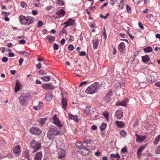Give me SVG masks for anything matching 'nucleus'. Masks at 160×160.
<instances>
[{"label": "nucleus", "mask_w": 160, "mask_h": 160, "mask_svg": "<svg viewBox=\"0 0 160 160\" xmlns=\"http://www.w3.org/2000/svg\"><path fill=\"white\" fill-rule=\"evenodd\" d=\"M25 17L23 16H20L19 17V20L22 24L26 25L25 21Z\"/></svg>", "instance_id": "20"}, {"label": "nucleus", "mask_w": 160, "mask_h": 160, "mask_svg": "<svg viewBox=\"0 0 160 160\" xmlns=\"http://www.w3.org/2000/svg\"><path fill=\"white\" fill-rule=\"evenodd\" d=\"M99 86L98 83L95 82L88 87L86 89L85 92L88 94H92L97 92Z\"/></svg>", "instance_id": "2"}, {"label": "nucleus", "mask_w": 160, "mask_h": 160, "mask_svg": "<svg viewBox=\"0 0 160 160\" xmlns=\"http://www.w3.org/2000/svg\"><path fill=\"white\" fill-rule=\"evenodd\" d=\"M53 48H54V50H57L58 49V45L56 44V43H55L53 45Z\"/></svg>", "instance_id": "55"}, {"label": "nucleus", "mask_w": 160, "mask_h": 160, "mask_svg": "<svg viewBox=\"0 0 160 160\" xmlns=\"http://www.w3.org/2000/svg\"><path fill=\"white\" fill-rule=\"evenodd\" d=\"M31 133L37 135H39L41 133V130L37 128H31L29 130Z\"/></svg>", "instance_id": "5"}, {"label": "nucleus", "mask_w": 160, "mask_h": 160, "mask_svg": "<svg viewBox=\"0 0 160 160\" xmlns=\"http://www.w3.org/2000/svg\"><path fill=\"white\" fill-rule=\"evenodd\" d=\"M125 45L124 42L121 43L118 45V50L121 53H122L124 52L125 49Z\"/></svg>", "instance_id": "9"}, {"label": "nucleus", "mask_w": 160, "mask_h": 160, "mask_svg": "<svg viewBox=\"0 0 160 160\" xmlns=\"http://www.w3.org/2000/svg\"><path fill=\"white\" fill-rule=\"evenodd\" d=\"M25 157L27 158L28 160H32V159L30 158V156L28 152H26Z\"/></svg>", "instance_id": "47"}, {"label": "nucleus", "mask_w": 160, "mask_h": 160, "mask_svg": "<svg viewBox=\"0 0 160 160\" xmlns=\"http://www.w3.org/2000/svg\"><path fill=\"white\" fill-rule=\"evenodd\" d=\"M124 86V85L123 83H118L116 84V88H119Z\"/></svg>", "instance_id": "41"}, {"label": "nucleus", "mask_w": 160, "mask_h": 160, "mask_svg": "<svg viewBox=\"0 0 160 160\" xmlns=\"http://www.w3.org/2000/svg\"><path fill=\"white\" fill-rule=\"evenodd\" d=\"M155 153L156 154H159L160 153V146L158 147Z\"/></svg>", "instance_id": "49"}, {"label": "nucleus", "mask_w": 160, "mask_h": 160, "mask_svg": "<svg viewBox=\"0 0 160 160\" xmlns=\"http://www.w3.org/2000/svg\"><path fill=\"white\" fill-rule=\"evenodd\" d=\"M91 128L93 130H96L97 129V126L95 125H93L92 126Z\"/></svg>", "instance_id": "62"}, {"label": "nucleus", "mask_w": 160, "mask_h": 160, "mask_svg": "<svg viewBox=\"0 0 160 160\" xmlns=\"http://www.w3.org/2000/svg\"><path fill=\"white\" fill-rule=\"evenodd\" d=\"M103 115L105 117V118L107 120L108 119L109 114L108 112L104 111L103 112Z\"/></svg>", "instance_id": "38"}, {"label": "nucleus", "mask_w": 160, "mask_h": 160, "mask_svg": "<svg viewBox=\"0 0 160 160\" xmlns=\"http://www.w3.org/2000/svg\"><path fill=\"white\" fill-rule=\"evenodd\" d=\"M24 60L23 58H21L19 60V65L20 66H21L22 64V63Z\"/></svg>", "instance_id": "52"}, {"label": "nucleus", "mask_w": 160, "mask_h": 160, "mask_svg": "<svg viewBox=\"0 0 160 160\" xmlns=\"http://www.w3.org/2000/svg\"><path fill=\"white\" fill-rule=\"evenodd\" d=\"M75 24V21L74 20L71 19H69L64 24L69 25V26H73Z\"/></svg>", "instance_id": "18"}, {"label": "nucleus", "mask_w": 160, "mask_h": 160, "mask_svg": "<svg viewBox=\"0 0 160 160\" xmlns=\"http://www.w3.org/2000/svg\"><path fill=\"white\" fill-rule=\"evenodd\" d=\"M18 99L20 103L23 106H26L29 101L28 95L25 94H22Z\"/></svg>", "instance_id": "3"}, {"label": "nucleus", "mask_w": 160, "mask_h": 160, "mask_svg": "<svg viewBox=\"0 0 160 160\" xmlns=\"http://www.w3.org/2000/svg\"><path fill=\"white\" fill-rule=\"evenodd\" d=\"M120 135L122 137H124L126 135V132L125 131L122 130L120 132Z\"/></svg>", "instance_id": "40"}, {"label": "nucleus", "mask_w": 160, "mask_h": 160, "mask_svg": "<svg viewBox=\"0 0 160 160\" xmlns=\"http://www.w3.org/2000/svg\"><path fill=\"white\" fill-rule=\"evenodd\" d=\"M32 14L34 15H36L38 14V12L37 10H34L32 11Z\"/></svg>", "instance_id": "64"}, {"label": "nucleus", "mask_w": 160, "mask_h": 160, "mask_svg": "<svg viewBox=\"0 0 160 160\" xmlns=\"http://www.w3.org/2000/svg\"><path fill=\"white\" fill-rule=\"evenodd\" d=\"M145 146H143L140 147L138 149L137 152V154L138 156H140L141 155V152L142 150L145 148Z\"/></svg>", "instance_id": "28"}, {"label": "nucleus", "mask_w": 160, "mask_h": 160, "mask_svg": "<svg viewBox=\"0 0 160 160\" xmlns=\"http://www.w3.org/2000/svg\"><path fill=\"white\" fill-rule=\"evenodd\" d=\"M127 150L126 147H124L122 149L121 152L123 153H125L127 152Z\"/></svg>", "instance_id": "51"}, {"label": "nucleus", "mask_w": 160, "mask_h": 160, "mask_svg": "<svg viewBox=\"0 0 160 160\" xmlns=\"http://www.w3.org/2000/svg\"><path fill=\"white\" fill-rule=\"evenodd\" d=\"M60 132L59 131L57 130L55 127L50 128L47 132V136L49 139H52L54 137L59 135Z\"/></svg>", "instance_id": "1"}, {"label": "nucleus", "mask_w": 160, "mask_h": 160, "mask_svg": "<svg viewBox=\"0 0 160 160\" xmlns=\"http://www.w3.org/2000/svg\"><path fill=\"white\" fill-rule=\"evenodd\" d=\"M61 103L62 108H63L65 110H66V108L67 105V102L66 98H64L63 96H62Z\"/></svg>", "instance_id": "12"}, {"label": "nucleus", "mask_w": 160, "mask_h": 160, "mask_svg": "<svg viewBox=\"0 0 160 160\" xmlns=\"http://www.w3.org/2000/svg\"><path fill=\"white\" fill-rule=\"evenodd\" d=\"M142 57L143 62L145 63L148 62L150 59L149 56L148 55L142 56Z\"/></svg>", "instance_id": "25"}, {"label": "nucleus", "mask_w": 160, "mask_h": 160, "mask_svg": "<svg viewBox=\"0 0 160 160\" xmlns=\"http://www.w3.org/2000/svg\"><path fill=\"white\" fill-rule=\"evenodd\" d=\"M53 120V123L58 126L59 128L62 127V125L59 119L57 118L56 116L53 117L52 118Z\"/></svg>", "instance_id": "7"}, {"label": "nucleus", "mask_w": 160, "mask_h": 160, "mask_svg": "<svg viewBox=\"0 0 160 160\" xmlns=\"http://www.w3.org/2000/svg\"><path fill=\"white\" fill-rule=\"evenodd\" d=\"M38 106L39 109L42 108L43 106V103L42 102H40Z\"/></svg>", "instance_id": "53"}, {"label": "nucleus", "mask_w": 160, "mask_h": 160, "mask_svg": "<svg viewBox=\"0 0 160 160\" xmlns=\"http://www.w3.org/2000/svg\"><path fill=\"white\" fill-rule=\"evenodd\" d=\"M46 120V118H42L39 119L38 122L40 123L43 125L44 124Z\"/></svg>", "instance_id": "37"}, {"label": "nucleus", "mask_w": 160, "mask_h": 160, "mask_svg": "<svg viewBox=\"0 0 160 160\" xmlns=\"http://www.w3.org/2000/svg\"><path fill=\"white\" fill-rule=\"evenodd\" d=\"M106 124L104 123H103L100 127L101 130L102 131H104L106 128Z\"/></svg>", "instance_id": "34"}, {"label": "nucleus", "mask_w": 160, "mask_h": 160, "mask_svg": "<svg viewBox=\"0 0 160 160\" xmlns=\"http://www.w3.org/2000/svg\"><path fill=\"white\" fill-rule=\"evenodd\" d=\"M25 18L26 24L27 25H29L30 24L32 23L35 20V18H34L30 16H27L25 17Z\"/></svg>", "instance_id": "8"}, {"label": "nucleus", "mask_w": 160, "mask_h": 160, "mask_svg": "<svg viewBox=\"0 0 160 160\" xmlns=\"http://www.w3.org/2000/svg\"><path fill=\"white\" fill-rule=\"evenodd\" d=\"M21 7L23 8H25L27 6V4L24 2H21Z\"/></svg>", "instance_id": "45"}, {"label": "nucleus", "mask_w": 160, "mask_h": 160, "mask_svg": "<svg viewBox=\"0 0 160 160\" xmlns=\"http://www.w3.org/2000/svg\"><path fill=\"white\" fill-rule=\"evenodd\" d=\"M112 95V93L111 91L109 90L108 93L106 95L104 98V100L106 103H108L109 102L111 99V96Z\"/></svg>", "instance_id": "6"}, {"label": "nucleus", "mask_w": 160, "mask_h": 160, "mask_svg": "<svg viewBox=\"0 0 160 160\" xmlns=\"http://www.w3.org/2000/svg\"><path fill=\"white\" fill-rule=\"evenodd\" d=\"M43 25V22L41 21H39L38 22L37 27H41Z\"/></svg>", "instance_id": "46"}, {"label": "nucleus", "mask_w": 160, "mask_h": 160, "mask_svg": "<svg viewBox=\"0 0 160 160\" xmlns=\"http://www.w3.org/2000/svg\"><path fill=\"white\" fill-rule=\"evenodd\" d=\"M82 142H78L76 143V146L78 148L82 149Z\"/></svg>", "instance_id": "36"}, {"label": "nucleus", "mask_w": 160, "mask_h": 160, "mask_svg": "<svg viewBox=\"0 0 160 160\" xmlns=\"http://www.w3.org/2000/svg\"><path fill=\"white\" fill-rule=\"evenodd\" d=\"M91 141V139L87 138V137L85 138L84 142L87 143L88 144L90 143Z\"/></svg>", "instance_id": "48"}, {"label": "nucleus", "mask_w": 160, "mask_h": 160, "mask_svg": "<svg viewBox=\"0 0 160 160\" xmlns=\"http://www.w3.org/2000/svg\"><path fill=\"white\" fill-rule=\"evenodd\" d=\"M41 64L40 63H38L36 65V67L38 69H40L41 67Z\"/></svg>", "instance_id": "61"}, {"label": "nucleus", "mask_w": 160, "mask_h": 160, "mask_svg": "<svg viewBox=\"0 0 160 160\" xmlns=\"http://www.w3.org/2000/svg\"><path fill=\"white\" fill-rule=\"evenodd\" d=\"M65 12L63 9L56 12V14L59 16V17H60L63 16L65 15Z\"/></svg>", "instance_id": "23"}, {"label": "nucleus", "mask_w": 160, "mask_h": 160, "mask_svg": "<svg viewBox=\"0 0 160 160\" xmlns=\"http://www.w3.org/2000/svg\"><path fill=\"white\" fill-rule=\"evenodd\" d=\"M65 151L63 150H61V151L58 153V157L59 158L62 159L65 157Z\"/></svg>", "instance_id": "22"}, {"label": "nucleus", "mask_w": 160, "mask_h": 160, "mask_svg": "<svg viewBox=\"0 0 160 160\" xmlns=\"http://www.w3.org/2000/svg\"><path fill=\"white\" fill-rule=\"evenodd\" d=\"M128 101V99L127 98H125L124 100L122 102H118L117 105H122L124 106H126L127 105Z\"/></svg>", "instance_id": "21"}, {"label": "nucleus", "mask_w": 160, "mask_h": 160, "mask_svg": "<svg viewBox=\"0 0 160 160\" xmlns=\"http://www.w3.org/2000/svg\"><path fill=\"white\" fill-rule=\"evenodd\" d=\"M39 74L40 75H43L45 73V71L42 70H40L39 71Z\"/></svg>", "instance_id": "54"}, {"label": "nucleus", "mask_w": 160, "mask_h": 160, "mask_svg": "<svg viewBox=\"0 0 160 160\" xmlns=\"http://www.w3.org/2000/svg\"><path fill=\"white\" fill-rule=\"evenodd\" d=\"M110 156L111 157L117 158V160H119L121 157L118 153H117L116 154H110Z\"/></svg>", "instance_id": "26"}, {"label": "nucleus", "mask_w": 160, "mask_h": 160, "mask_svg": "<svg viewBox=\"0 0 160 160\" xmlns=\"http://www.w3.org/2000/svg\"><path fill=\"white\" fill-rule=\"evenodd\" d=\"M21 146L20 145H17L13 148V152L15 154H18L20 152Z\"/></svg>", "instance_id": "14"}, {"label": "nucleus", "mask_w": 160, "mask_h": 160, "mask_svg": "<svg viewBox=\"0 0 160 160\" xmlns=\"http://www.w3.org/2000/svg\"><path fill=\"white\" fill-rule=\"evenodd\" d=\"M68 48L69 50L72 51L73 49V46L70 45L68 47Z\"/></svg>", "instance_id": "58"}, {"label": "nucleus", "mask_w": 160, "mask_h": 160, "mask_svg": "<svg viewBox=\"0 0 160 160\" xmlns=\"http://www.w3.org/2000/svg\"><path fill=\"white\" fill-rule=\"evenodd\" d=\"M74 38L73 36L70 35L69 40L71 42H72L74 40Z\"/></svg>", "instance_id": "63"}, {"label": "nucleus", "mask_w": 160, "mask_h": 160, "mask_svg": "<svg viewBox=\"0 0 160 160\" xmlns=\"http://www.w3.org/2000/svg\"><path fill=\"white\" fill-rule=\"evenodd\" d=\"M55 40V38L54 37L52 36L51 37H50V38L49 39V42H53Z\"/></svg>", "instance_id": "43"}, {"label": "nucleus", "mask_w": 160, "mask_h": 160, "mask_svg": "<svg viewBox=\"0 0 160 160\" xmlns=\"http://www.w3.org/2000/svg\"><path fill=\"white\" fill-rule=\"evenodd\" d=\"M30 145L31 148L34 149V150L32 151V153H34L41 147V143L36 142L34 140L32 141L30 143Z\"/></svg>", "instance_id": "4"}, {"label": "nucleus", "mask_w": 160, "mask_h": 160, "mask_svg": "<svg viewBox=\"0 0 160 160\" xmlns=\"http://www.w3.org/2000/svg\"><path fill=\"white\" fill-rule=\"evenodd\" d=\"M21 83L18 80L16 81V85L15 87V92H16L18 91L20 89L21 87Z\"/></svg>", "instance_id": "19"}, {"label": "nucleus", "mask_w": 160, "mask_h": 160, "mask_svg": "<svg viewBox=\"0 0 160 160\" xmlns=\"http://www.w3.org/2000/svg\"><path fill=\"white\" fill-rule=\"evenodd\" d=\"M42 157V152H39L37 153L34 157V160H41Z\"/></svg>", "instance_id": "17"}, {"label": "nucleus", "mask_w": 160, "mask_h": 160, "mask_svg": "<svg viewBox=\"0 0 160 160\" xmlns=\"http://www.w3.org/2000/svg\"><path fill=\"white\" fill-rule=\"evenodd\" d=\"M115 123L119 127H122L124 126V124L123 122L119 121H115Z\"/></svg>", "instance_id": "30"}, {"label": "nucleus", "mask_w": 160, "mask_h": 160, "mask_svg": "<svg viewBox=\"0 0 160 160\" xmlns=\"http://www.w3.org/2000/svg\"><path fill=\"white\" fill-rule=\"evenodd\" d=\"M82 148L88 149L87 147H88V143L84 142H82Z\"/></svg>", "instance_id": "44"}, {"label": "nucleus", "mask_w": 160, "mask_h": 160, "mask_svg": "<svg viewBox=\"0 0 160 160\" xmlns=\"http://www.w3.org/2000/svg\"><path fill=\"white\" fill-rule=\"evenodd\" d=\"M42 88L47 90H48L49 89L52 90L54 89V87L53 86L49 83L43 84L42 85Z\"/></svg>", "instance_id": "10"}, {"label": "nucleus", "mask_w": 160, "mask_h": 160, "mask_svg": "<svg viewBox=\"0 0 160 160\" xmlns=\"http://www.w3.org/2000/svg\"><path fill=\"white\" fill-rule=\"evenodd\" d=\"M8 58L6 57H3V58H2V61L3 62H7L8 61Z\"/></svg>", "instance_id": "50"}, {"label": "nucleus", "mask_w": 160, "mask_h": 160, "mask_svg": "<svg viewBox=\"0 0 160 160\" xmlns=\"http://www.w3.org/2000/svg\"><path fill=\"white\" fill-rule=\"evenodd\" d=\"M135 135L137 137L136 141L137 142H141L143 141L146 138L145 136H141L138 135L137 134H136Z\"/></svg>", "instance_id": "11"}, {"label": "nucleus", "mask_w": 160, "mask_h": 160, "mask_svg": "<svg viewBox=\"0 0 160 160\" xmlns=\"http://www.w3.org/2000/svg\"><path fill=\"white\" fill-rule=\"evenodd\" d=\"M143 0H133V1L136 4H138Z\"/></svg>", "instance_id": "59"}, {"label": "nucleus", "mask_w": 160, "mask_h": 160, "mask_svg": "<svg viewBox=\"0 0 160 160\" xmlns=\"http://www.w3.org/2000/svg\"><path fill=\"white\" fill-rule=\"evenodd\" d=\"M147 80H150L152 82H154L156 80V78L153 75L148 76Z\"/></svg>", "instance_id": "27"}, {"label": "nucleus", "mask_w": 160, "mask_h": 160, "mask_svg": "<svg viewBox=\"0 0 160 160\" xmlns=\"http://www.w3.org/2000/svg\"><path fill=\"white\" fill-rule=\"evenodd\" d=\"M57 2L59 5L60 6H62L64 4V3L61 0H58Z\"/></svg>", "instance_id": "57"}, {"label": "nucleus", "mask_w": 160, "mask_h": 160, "mask_svg": "<svg viewBox=\"0 0 160 160\" xmlns=\"http://www.w3.org/2000/svg\"><path fill=\"white\" fill-rule=\"evenodd\" d=\"M87 81L82 82L79 84V87H80L82 86L83 85H85L87 83Z\"/></svg>", "instance_id": "56"}, {"label": "nucleus", "mask_w": 160, "mask_h": 160, "mask_svg": "<svg viewBox=\"0 0 160 160\" xmlns=\"http://www.w3.org/2000/svg\"><path fill=\"white\" fill-rule=\"evenodd\" d=\"M81 151V154L83 156H85L88 154L89 152L88 149L82 148Z\"/></svg>", "instance_id": "29"}, {"label": "nucleus", "mask_w": 160, "mask_h": 160, "mask_svg": "<svg viewBox=\"0 0 160 160\" xmlns=\"http://www.w3.org/2000/svg\"><path fill=\"white\" fill-rule=\"evenodd\" d=\"M127 12L128 13H130L131 12V8L130 6L127 5H126Z\"/></svg>", "instance_id": "42"}, {"label": "nucleus", "mask_w": 160, "mask_h": 160, "mask_svg": "<svg viewBox=\"0 0 160 160\" xmlns=\"http://www.w3.org/2000/svg\"><path fill=\"white\" fill-rule=\"evenodd\" d=\"M119 7L120 9H122L124 7V2L123 0H122L119 3Z\"/></svg>", "instance_id": "35"}, {"label": "nucleus", "mask_w": 160, "mask_h": 160, "mask_svg": "<svg viewBox=\"0 0 160 160\" xmlns=\"http://www.w3.org/2000/svg\"><path fill=\"white\" fill-rule=\"evenodd\" d=\"M68 117L69 119H72L76 122H78V118L77 115H74L71 113H68Z\"/></svg>", "instance_id": "13"}, {"label": "nucleus", "mask_w": 160, "mask_h": 160, "mask_svg": "<svg viewBox=\"0 0 160 160\" xmlns=\"http://www.w3.org/2000/svg\"><path fill=\"white\" fill-rule=\"evenodd\" d=\"M19 43L20 44H23L26 43V41L24 39H21L19 41Z\"/></svg>", "instance_id": "60"}, {"label": "nucleus", "mask_w": 160, "mask_h": 160, "mask_svg": "<svg viewBox=\"0 0 160 160\" xmlns=\"http://www.w3.org/2000/svg\"><path fill=\"white\" fill-rule=\"evenodd\" d=\"M123 115V112L121 110H117L116 112L115 116L118 119H121Z\"/></svg>", "instance_id": "16"}, {"label": "nucleus", "mask_w": 160, "mask_h": 160, "mask_svg": "<svg viewBox=\"0 0 160 160\" xmlns=\"http://www.w3.org/2000/svg\"><path fill=\"white\" fill-rule=\"evenodd\" d=\"M145 52H152V48L150 47H148L143 49Z\"/></svg>", "instance_id": "32"}, {"label": "nucleus", "mask_w": 160, "mask_h": 160, "mask_svg": "<svg viewBox=\"0 0 160 160\" xmlns=\"http://www.w3.org/2000/svg\"><path fill=\"white\" fill-rule=\"evenodd\" d=\"M160 139V135H158L155 138V140L154 144L156 145Z\"/></svg>", "instance_id": "39"}, {"label": "nucleus", "mask_w": 160, "mask_h": 160, "mask_svg": "<svg viewBox=\"0 0 160 160\" xmlns=\"http://www.w3.org/2000/svg\"><path fill=\"white\" fill-rule=\"evenodd\" d=\"M99 40L97 38H94L92 41L93 48L96 49L98 46Z\"/></svg>", "instance_id": "15"}, {"label": "nucleus", "mask_w": 160, "mask_h": 160, "mask_svg": "<svg viewBox=\"0 0 160 160\" xmlns=\"http://www.w3.org/2000/svg\"><path fill=\"white\" fill-rule=\"evenodd\" d=\"M52 94L50 92H48L45 97V98L48 101H50L52 99Z\"/></svg>", "instance_id": "24"}, {"label": "nucleus", "mask_w": 160, "mask_h": 160, "mask_svg": "<svg viewBox=\"0 0 160 160\" xmlns=\"http://www.w3.org/2000/svg\"><path fill=\"white\" fill-rule=\"evenodd\" d=\"M50 77L49 76H47L41 78V79L43 81L48 82L50 80Z\"/></svg>", "instance_id": "31"}, {"label": "nucleus", "mask_w": 160, "mask_h": 160, "mask_svg": "<svg viewBox=\"0 0 160 160\" xmlns=\"http://www.w3.org/2000/svg\"><path fill=\"white\" fill-rule=\"evenodd\" d=\"M19 53L22 54L25 57H28L30 55V53L28 52L23 51L22 52H20Z\"/></svg>", "instance_id": "33"}]
</instances>
